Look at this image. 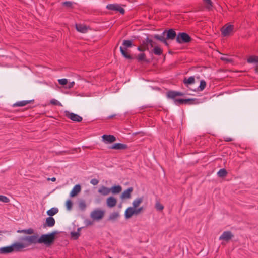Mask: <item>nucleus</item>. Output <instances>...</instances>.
Segmentation results:
<instances>
[{"label": "nucleus", "instance_id": "72a5a7b5", "mask_svg": "<svg viewBox=\"0 0 258 258\" xmlns=\"http://www.w3.org/2000/svg\"><path fill=\"white\" fill-rule=\"evenodd\" d=\"M79 208L81 211H84L86 208V202L84 200H81L78 203Z\"/></svg>", "mask_w": 258, "mask_h": 258}, {"label": "nucleus", "instance_id": "dca6fc26", "mask_svg": "<svg viewBox=\"0 0 258 258\" xmlns=\"http://www.w3.org/2000/svg\"><path fill=\"white\" fill-rule=\"evenodd\" d=\"M32 102H34V100H24L21 101H18L13 105V107H22Z\"/></svg>", "mask_w": 258, "mask_h": 258}, {"label": "nucleus", "instance_id": "c85d7f7f", "mask_svg": "<svg viewBox=\"0 0 258 258\" xmlns=\"http://www.w3.org/2000/svg\"><path fill=\"white\" fill-rule=\"evenodd\" d=\"M247 61L249 63H258V56L252 55L250 56L247 59Z\"/></svg>", "mask_w": 258, "mask_h": 258}, {"label": "nucleus", "instance_id": "c03bdc74", "mask_svg": "<svg viewBox=\"0 0 258 258\" xmlns=\"http://www.w3.org/2000/svg\"><path fill=\"white\" fill-rule=\"evenodd\" d=\"M220 59L223 61L226 62V63L231 62L232 60L230 58L226 57L225 56H222L220 58Z\"/></svg>", "mask_w": 258, "mask_h": 258}, {"label": "nucleus", "instance_id": "9b49d317", "mask_svg": "<svg viewBox=\"0 0 258 258\" xmlns=\"http://www.w3.org/2000/svg\"><path fill=\"white\" fill-rule=\"evenodd\" d=\"M127 145L122 143H115L109 147L110 149L125 150L127 149Z\"/></svg>", "mask_w": 258, "mask_h": 258}, {"label": "nucleus", "instance_id": "f8f14e48", "mask_svg": "<svg viewBox=\"0 0 258 258\" xmlns=\"http://www.w3.org/2000/svg\"><path fill=\"white\" fill-rule=\"evenodd\" d=\"M55 223V219L52 217H48L46 219L45 223L43 224V227H52Z\"/></svg>", "mask_w": 258, "mask_h": 258}, {"label": "nucleus", "instance_id": "bb28decb", "mask_svg": "<svg viewBox=\"0 0 258 258\" xmlns=\"http://www.w3.org/2000/svg\"><path fill=\"white\" fill-rule=\"evenodd\" d=\"M17 232L19 233H24L30 235L33 234L34 231L32 228H29L28 229L18 230Z\"/></svg>", "mask_w": 258, "mask_h": 258}, {"label": "nucleus", "instance_id": "b1692460", "mask_svg": "<svg viewBox=\"0 0 258 258\" xmlns=\"http://www.w3.org/2000/svg\"><path fill=\"white\" fill-rule=\"evenodd\" d=\"M119 213L118 212L111 213L107 219L108 221H115L119 217Z\"/></svg>", "mask_w": 258, "mask_h": 258}, {"label": "nucleus", "instance_id": "4be33fe9", "mask_svg": "<svg viewBox=\"0 0 258 258\" xmlns=\"http://www.w3.org/2000/svg\"><path fill=\"white\" fill-rule=\"evenodd\" d=\"M125 217L126 219L130 218L134 214V208L133 207H128L125 211Z\"/></svg>", "mask_w": 258, "mask_h": 258}, {"label": "nucleus", "instance_id": "09e8293b", "mask_svg": "<svg viewBox=\"0 0 258 258\" xmlns=\"http://www.w3.org/2000/svg\"><path fill=\"white\" fill-rule=\"evenodd\" d=\"M71 236L72 237H75V239L78 238L80 235L79 233L77 232H71Z\"/></svg>", "mask_w": 258, "mask_h": 258}, {"label": "nucleus", "instance_id": "c9c22d12", "mask_svg": "<svg viewBox=\"0 0 258 258\" xmlns=\"http://www.w3.org/2000/svg\"><path fill=\"white\" fill-rule=\"evenodd\" d=\"M137 58L138 61L139 62H141V61L148 62V61L146 60L145 54L144 53L139 54L138 55Z\"/></svg>", "mask_w": 258, "mask_h": 258}, {"label": "nucleus", "instance_id": "052dcab7", "mask_svg": "<svg viewBox=\"0 0 258 258\" xmlns=\"http://www.w3.org/2000/svg\"><path fill=\"white\" fill-rule=\"evenodd\" d=\"M254 71H255V73H258V68H256L254 69Z\"/></svg>", "mask_w": 258, "mask_h": 258}, {"label": "nucleus", "instance_id": "473e14b6", "mask_svg": "<svg viewBox=\"0 0 258 258\" xmlns=\"http://www.w3.org/2000/svg\"><path fill=\"white\" fill-rule=\"evenodd\" d=\"M167 96L168 98L174 100L175 98L177 96V91H169L167 93Z\"/></svg>", "mask_w": 258, "mask_h": 258}, {"label": "nucleus", "instance_id": "e433bc0d", "mask_svg": "<svg viewBox=\"0 0 258 258\" xmlns=\"http://www.w3.org/2000/svg\"><path fill=\"white\" fill-rule=\"evenodd\" d=\"M74 4V3H73L72 2L66 1V2H63L62 3V5L64 7H65L67 8H72L73 7Z\"/></svg>", "mask_w": 258, "mask_h": 258}, {"label": "nucleus", "instance_id": "f03ea898", "mask_svg": "<svg viewBox=\"0 0 258 258\" xmlns=\"http://www.w3.org/2000/svg\"><path fill=\"white\" fill-rule=\"evenodd\" d=\"M123 46L120 47V51L121 54L126 59H133L134 58L126 52L127 48H131L133 46L132 41L129 40H124L122 43Z\"/></svg>", "mask_w": 258, "mask_h": 258}, {"label": "nucleus", "instance_id": "393cba45", "mask_svg": "<svg viewBox=\"0 0 258 258\" xmlns=\"http://www.w3.org/2000/svg\"><path fill=\"white\" fill-rule=\"evenodd\" d=\"M110 189V192L113 194H118L122 190V187L120 185H115L112 186Z\"/></svg>", "mask_w": 258, "mask_h": 258}, {"label": "nucleus", "instance_id": "39448f33", "mask_svg": "<svg viewBox=\"0 0 258 258\" xmlns=\"http://www.w3.org/2000/svg\"><path fill=\"white\" fill-rule=\"evenodd\" d=\"M27 244H25V242H14L11 245L12 247L13 252H19L23 251L24 249L27 247Z\"/></svg>", "mask_w": 258, "mask_h": 258}, {"label": "nucleus", "instance_id": "864d4df0", "mask_svg": "<svg viewBox=\"0 0 258 258\" xmlns=\"http://www.w3.org/2000/svg\"><path fill=\"white\" fill-rule=\"evenodd\" d=\"M177 96H183L184 95V93L181 92L177 91Z\"/></svg>", "mask_w": 258, "mask_h": 258}, {"label": "nucleus", "instance_id": "cd10ccee", "mask_svg": "<svg viewBox=\"0 0 258 258\" xmlns=\"http://www.w3.org/2000/svg\"><path fill=\"white\" fill-rule=\"evenodd\" d=\"M58 212V209L57 208H52L47 211V214L50 217L53 216Z\"/></svg>", "mask_w": 258, "mask_h": 258}, {"label": "nucleus", "instance_id": "f704fd0d", "mask_svg": "<svg viewBox=\"0 0 258 258\" xmlns=\"http://www.w3.org/2000/svg\"><path fill=\"white\" fill-rule=\"evenodd\" d=\"M206 86V82L204 80L200 81V84L199 86L197 88V91H203Z\"/></svg>", "mask_w": 258, "mask_h": 258}, {"label": "nucleus", "instance_id": "7ed1b4c3", "mask_svg": "<svg viewBox=\"0 0 258 258\" xmlns=\"http://www.w3.org/2000/svg\"><path fill=\"white\" fill-rule=\"evenodd\" d=\"M191 37L185 32H180L176 36V42L179 44L187 43L191 42Z\"/></svg>", "mask_w": 258, "mask_h": 258}, {"label": "nucleus", "instance_id": "8fccbe9b", "mask_svg": "<svg viewBox=\"0 0 258 258\" xmlns=\"http://www.w3.org/2000/svg\"><path fill=\"white\" fill-rule=\"evenodd\" d=\"M74 84H75V82L73 81L69 83V84L67 83V85L66 86V88H68V89H71L73 87Z\"/></svg>", "mask_w": 258, "mask_h": 258}, {"label": "nucleus", "instance_id": "7c9ffc66", "mask_svg": "<svg viewBox=\"0 0 258 258\" xmlns=\"http://www.w3.org/2000/svg\"><path fill=\"white\" fill-rule=\"evenodd\" d=\"M153 53L156 55H161L162 54V49L158 46H155L152 50Z\"/></svg>", "mask_w": 258, "mask_h": 258}, {"label": "nucleus", "instance_id": "a878e982", "mask_svg": "<svg viewBox=\"0 0 258 258\" xmlns=\"http://www.w3.org/2000/svg\"><path fill=\"white\" fill-rule=\"evenodd\" d=\"M143 198L142 197H140L136 199L133 202V208H137L140 204H141L143 202Z\"/></svg>", "mask_w": 258, "mask_h": 258}, {"label": "nucleus", "instance_id": "ea45409f", "mask_svg": "<svg viewBox=\"0 0 258 258\" xmlns=\"http://www.w3.org/2000/svg\"><path fill=\"white\" fill-rule=\"evenodd\" d=\"M174 102L176 105L183 104V99H174Z\"/></svg>", "mask_w": 258, "mask_h": 258}, {"label": "nucleus", "instance_id": "680f3d73", "mask_svg": "<svg viewBox=\"0 0 258 258\" xmlns=\"http://www.w3.org/2000/svg\"><path fill=\"white\" fill-rule=\"evenodd\" d=\"M165 33H166V31H164L163 32L162 34H163V35H164Z\"/></svg>", "mask_w": 258, "mask_h": 258}, {"label": "nucleus", "instance_id": "4c0bfd02", "mask_svg": "<svg viewBox=\"0 0 258 258\" xmlns=\"http://www.w3.org/2000/svg\"><path fill=\"white\" fill-rule=\"evenodd\" d=\"M157 211H161L164 209V206L159 202H156L155 206Z\"/></svg>", "mask_w": 258, "mask_h": 258}, {"label": "nucleus", "instance_id": "13d9d810", "mask_svg": "<svg viewBox=\"0 0 258 258\" xmlns=\"http://www.w3.org/2000/svg\"><path fill=\"white\" fill-rule=\"evenodd\" d=\"M116 116V114H113L112 115H110V116H109L107 117V119H111V118H112L113 117H115Z\"/></svg>", "mask_w": 258, "mask_h": 258}, {"label": "nucleus", "instance_id": "603ef678", "mask_svg": "<svg viewBox=\"0 0 258 258\" xmlns=\"http://www.w3.org/2000/svg\"><path fill=\"white\" fill-rule=\"evenodd\" d=\"M224 141H226V142H230V141H232L233 140V139L230 137H224Z\"/></svg>", "mask_w": 258, "mask_h": 258}, {"label": "nucleus", "instance_id": "5fc2aeb1", "mask_svg": "<svg viewBox=\"0 0 258 258\" xmlns=\"http://www.w3.org/2000/svg\"><path fill=\"white\" fill-rule=\"evenodd\" d=\"M137 49L139 51H144L146 49L145 48H142L141 47L139 46V47H138Z\"/></svg>", "mask_w": 258, "mask_h": 258}, {"label": "nucleus", "instance_id": "49530a36", "mask_svg": "<svg viewBox=\"0 0 258 258\" xmlns=\"http://www.w3.org/2000/svg\"><path fill=\"white\" fill-rule=\"evenodd\" d=\"M143 207H140V208H134V214L135 215H137L138 214H139L140 213H141L142 210H143Z\"/></svg>", "mask_w": 258, "mask_h": 258}, {"label": "nucleus", "instance_id": "20e7f679", "mask_svg": "<svg viewBox=\"0 0 258 258\" xmlns=\"http://www.w3.org/2000/svg\"><path fill=\"white\" fill-rule=\"evenodd\" d=\"M234 26L230 23L224 25L221 29L222 35L224 37L228 36L233 31Z\"/></svg>", "mask_w": 258, "mask_h": 258}, {"label": "nucleus", "instance_id": "6e6d98bb", "mask_svg": "<svg viewBox=\"0 0 258 258\" xmlns=\"http://www.w3.org/2000/svg\"><path fill=\"white\" fill-rule=\"evenodd\" d=\"M167 40V39H166V38L165 40H163L164 41H163L162 42H163V43H164L166 46H168V45H169V44H168V42H167V40Z\"/></svg>", "mask_w": 258, "mask_h": 258}, {"label": "nucleus", "instance_id": "1a4fd4ad", "mask_svg": "<svg viewBox=\"0 0 258 258\" xmlns=\"http://www.w3.org/2000/svg\"><path fill=\"white\" fill-rule=\"evenodd\" d=\"M102 141L105 144L111 143L116 140V137L112 135H103L102 136Z\"/></svg>", "mask_w": 258, "mask_h": 258}, {"label": "nucleus", "instance_id": "412c9836", "mask_svg": "<svg viewBox=\"0 0 258 258\" xmlns=\"http://www.w3.org/2000/svg\"><path fill=\"white\" fill-rule=\"evenodd\" d=\"M76 28L78 32L81 33H86L88 29L86 25L81 24H76Z\"/></svg>", "mask_w": 258, "mask_h": 258}, {"label": "nucleus", "instance_id": "58836bf2", "mask_svg": "<svg viewBox=\"0 0 258 258\" xmlns=\"http://www.w3.org/2000/svg\"><path fill=\"white\" fill-rule=\"evenodd\" d=\"M50 103L51 104L54 105L62 106L61 103L60 102H59L58 100H57L55 99H51L50 101Z\"/></svg>", "mask_w": 258, "mask_h": 258}, {"label": "nucleus", "instance_id": "4d7b16f0", "mask_svg": "<svg viewBox=\"0 0 258 258\" xmlns=\"http://www.w3.org/2000/svg\"><path fill=\"white\" fill-rule=\"evenodd\" d=\"M86 223L87 225H91L92 224V222L90 220H87L86 221Z\"/></svg>", "mask_w": 258, "mask_h": 258}, {"label": "nucleus", "instance_id": "aec40b11", "mask_svg": "<svg viewBox=\"0 0 258 258\" xmlns=\"http://www.w3.org/2000/svg\"><path fill=\"white\" fill-rule=\"evenodd\" d=\"M98 192L103 196H107L110 192V188L105 187L104 186H102L99 189Z\"/></svg>", "mask_w": 258, "mask_h": 258}, {"label": "nucleus", "instance_id": "6e6552de", "mask_svg": "<svg viewBox=\"0 0 258 258\" xmlns=\"http://www.w3.org/2000/svg\"><path fill=\"white\" fill-rule=\"evenodd\" d=\"M106 8L111 11L119 12L121 15H123L125 12L124 9L117 4H109L107 5Z\"/></svg>", "mask_w": 258, "mask_h": 258}, {"label": "nucleus", "instance_id": "4468645a", "mask_svg": "<svg viewBox=\"0 0 258 258\" xmlns=\"http://www.w3.org/2000/svg\"><path fill=\"white\" fill-rule=\"evenodd\" d=\"M81 190V187L80 185L77 184L76 185L71 191L70 194V196L71 197H74L76 196L80 191Z\"/></svg>", "mask_w": 258, "mask_h": 258}, {"label": "nucleus", "instance_id": "3c124183", "mask_svg": "<svg viewBox=\"0 0 258 258\" xmlns=\"http://www.w3.org/2000/svg\"><path fill=\"white\" fill-rule=\"evenodd\" d=\"M146 42L148 44H150L151 46V47L153 46L154 42L152 40L149 39V38H147Z\"/></svg>", "mask_w": 258, "mask_h": 258}, {"label": "nucleus", "instance_id": "ddd939ff", "mask_svg": "<svg viewBox=\"0 0 258 258\" xmlns=\"http://www.w3.org/2000/svg\"><path fill=\"white\" fill-rule=\"evenodd\" d=\"M176 33L173 29H170L167 31L166 39L168 40H174L176 38Z\"/></svg>", "mask_w": 258, "mask_h": 258}, {"label": "nucleus", "instance_id": "0eeeda50", "mask_svg": "<svg viewBox=\"0 0 258 258\" xmlns=\"http://www.w3.org/2000/svg\"><path fill=\"white\" fill-rule=\"evenodd\" d=\"M66 116L74 122H80L82 121V117L78 114H75L73 112H70L69 111H66L65 112Z\"/></svg>", "mask_w": 258, "mask_h": 258}, {"label": "nucleus", "instance_id": "37998d69", "mask_svg": "<svg viewBox=\"0 0 258 258\" xmlns=\"http://www.w3.org/2000/svg\"><path fill=\"white\" fill-rule=\"evenodd\" d=\"M66 206H67V208L68 210H71L72 208V206H73V203L70 200H68L67 202H66Z\"/></svg>", "mask_w": 258, "mask_h": 258}, {"label": "nucleus", "instance_id": "9d476101", "mask_svg": "<svg viewBox=\"0 0 258 258\" xmlns=\"http://www.w3.org/2000/svg\"><path fill=\"white\" fill-rule=\"evenodd\" d=\"M233 237L232 232L229 231H224L219 237V240L229 241Z\"/></svg>", "mask_w": 258, "mask_h": 258}, {"label": "nucleus", "instance_id": "a211bd4d", "mask_svg": "<svg viewBox=\"0 0 258 258\" xmlns=\"http://www.w3.org/2000/svg\"><path fill=\"white\" fill-rule=\"evenodd\" d=\"M183 82L187 87H188V85L195 84V77L194 76H190L188 78L185 77L183 80Z\"/></svg>", "mask_w": 258, "mask_h": 258}, {"label": "nucleus", "instance_id": "de8ad7c7", "mask_svg": "<svg viewBox=\"0 0 258 258\" xmlns=\"http://www.w3.org/2000/svg\"><path fill=\"white\" fill-rule=\"evenodd\" d=\"M99 183V180L96 178L92 179L90 181V183L93 185H96Z\"/></svg>", "mask_w": 258, "mask_h": 258}, {"label": "nucleus", "instance_id": "2eb2a0df", "mask_svg": "<svg viewBox=\"0 0 258 258\" xmlns=\"http://www.w3.org/2000/svg\"><path fill=\"white\" fill-rule=\"evenodd\" d=\"M106 203L108 207L112 208L116 205L117 200L114 197H110L107 199Z\"/></svg>", "mask_w": 258, "mask_h": 258}, {"label": "nucleus", "instance_id": "79ce46f5", "mask_svg": "<svg viewBox=\"0 0 258 258\" xmlns=\"http://www.w3.org/2000/svg\"><path fill=\"white\" fill-rule=\"evenodd\" d=\"M58 82L59 83V84L64 86L67 85L68 83V80L67 79H60L58 80Z\"/></svg>", "mask_w": 258, "mask_h": 258}, {"label": "nucleus", "instance_id": "6ab92c4d", "mask_svg": "<svg viewBox=\"0 0 258 258\" xmlns=\"http://www.w3.org/2000/svg\"><path fill=\"white\" fill-rule=\"evenodd\" d=\"M133 187H129L126 190H124L121 195L122 199H128L131 197V194L133 191Z\"/></svg>", "mask_w": 258, "mask_h": 258}, {"label": "nucleus", "instance_id": "bf43d9fd", "mask_svg": "<svg viewBox=\"0 0 258 258\" xmlns=\"http://www.w3.org/2000/svg\"><path fill=\"white\" fill-rule=\"evenodd\" d=\"M51 180L52 181H53V182L55 181H56V178L55 177H53V178H51Z\"/></svg>", "mask_w": 258, "mask_h": 258}, {"label": "nucleus", "instance_id": "2f4dec72", "mask_svg": "<svg viewBox=\"0 0 258 258\" xmlns=\"http://www.w3.org/2000/svg\"><path fill=\"white\" fill-rule=\"evenodd\" d=\"M227 172L224 168L221 169L218 172L217 175L218 177L223 178L225 177L227 174Z\"/></svg>", "mask_w": 258, "mask_h": 258}, {"label": "nucleus", "instance_id": "a19ab883", "mask_svg": "<svg viewBox=\"0 0 258 258\" xmlns=\"http://www.w3.org/2000/svg\"><path fill=\"white\" fill-rule=\"evenodd\" d=\"M0 201L4 203H8L10 201V200L5 196L0 195Z\"/></svg>", "mask_w": 258, "mask_h": 258}, {"label": "nucleus", "instance_id": "f3484780", "mask_svg": "<svg viewBox=\"0 0 258 258\" xmlns=\"http://www.w3.org/2000/svg\"><path fill=\"white\" fill-rule=\"evenodd\" d=\"M13 252L12 245L3 247L0 248V253L1 254H8Z\"/></svg>", "mask_w": 258, "mask_h": 258}, {"label": "nucleus", "instance_id": "5701e85b", "mask_svg": "<svg viewBox=\"0 0 258 258\" xmlns=\"http://www.w3.org/2000/svg\"><path fill=\"white\" fill-rule=\"evenodd\" d=\"M199 103V99L196 98L183 99V104H196Z\"/></svg>", "mask_w": 258, "mask_h": 258}, {"label": "nucleus", "instance_id": "a18cd8bd", "mask_svg": "<svg viewBox=\"0 0 258 258\" xmlns=\"http://www.w3.org/2000/svg\"><path fill=\"white\" fill-rule=\"evenodd\" d=\"M154 38L156 39L161 41L162 42L164 41L163 40L165 39V38H164V36H161V35H155L154 36Z\"/></svg>", "mask_w": 258, "mask_h": 258}, {"label": "nucleus", "instance_id": "f257e3e1", "mask_svg": "<svg viewBox=\"0 0 258 258\" xmlns=\"http://www.w3.org/2000/svg\"><path fill=\"white\" fill-rule=\"evenodd\" d=\"M57 234V231H53L50 233L42 234L40 237L37 233L30 236L21 237L20 240L24 241L27 247L32 244H44L46 247L51 246L54 242L55 235Z\"/></svg>", "mask_w": 258, "mask_h": 258}, {"label": "nucleus", "instance_id": "423d86ee", "mask_svg": "<svg viewBox=\"0 0 258 258\" xmlns=\"http://www.w3.org/2000/svg\"><path fill=\"white\" fill-rule=\"evenodd\" d=\"M104 215V211L100 209L93 210L90 214L91 217L94 219L98 220L101 219Z\"/></svg>", "mask_w": 258, "mask_h": 258}, {"label": "nucleus", "instance_id": "c756f323", "mask_svg": "<svg viewBox=\"0 0 258 258\" xmlns=\"http://www.w3.org/2000/svg\"><path fill=\"white\" fill-rule=\"evenodd\" d=\"M205 5L206 9L208 10H210L213 7L212 2L211 0H203Z\"/></svg>", "mask_w": 258, "mask_h": 258}]
</instances>
